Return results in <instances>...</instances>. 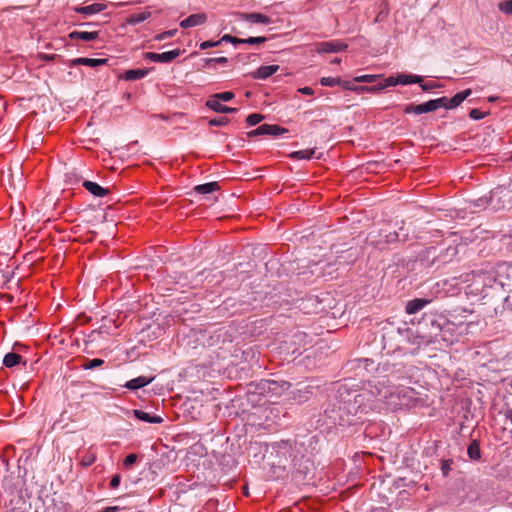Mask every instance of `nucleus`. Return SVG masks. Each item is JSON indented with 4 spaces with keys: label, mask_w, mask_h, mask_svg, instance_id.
Returning a JSON list of instances; mask_svg holds the SVG:
<instances>
[{
    "label": "nucleus",
    "mask_w": 512,
    "mask_h": 512,
    "mask_svg": "<svg viewBox=\"0 0 512 512\" xmlns=\"http://www.w3.org/2000/svg\"><path fill=\"white\" fill-rule=\"evenodd\" d=\"M176 32H177L176 29L168 30V31H165V32L157 35L155 37V39L161 41V40H164L166 38L173 37L176 34Z\"/></svg>",
    "instance_id": "nucleus-34"
},
{
    "label": "nucleus",
    "mask_w": 512,
    "mask_h": 512,
    "mask_svg": "<svg viewBox=\"0 0 512 512\" xmlns=\"http://www.w3.org/2000/svg\"><path fill=\"white\" fill-rule=\"evenodd\" d=\"M134 416L141 421L147 422V423H153V424H159L163 422V418L157 415H150L147 412H144L142 410H133Z\"/></svg>",
    "instance_id": "nucleus-16"
},
{
    "label": "nucleus",
    "mask_w": 512,
    "mask_h": 512,
    "mask_svg": "<svg viewBox=\"0 0 512 512\" xmlns=\"http://www.w3.org/2000/svg\"><path fill=\"white\" fill-rule=\"evenodd\" d=\"M83 186L89 191L92 195L96 197H104L109 193V189L100 186L99 184L92 181H84Z\"/></svg>",
    "instance_id": "nucleus-13"
},
{
    "label": "nucleus",
    "mask_w": 512,
    "mask_h": 512,
    "mask_svg": "<svg viewBox=\"0 0 512 512\" xmlns=\"http://www.w3.org/2000/svg\"><path fill=\"white\" fill-rule=\"evenodd\" d=\"M419 84H420L422 90H424V91H430L437 87V85L434 83H425V84L419 83Z\"/></svg>",
    "instance_id": "nucleus-41"
},
{
    "label": "nucleus",
    "mask_w": 512,
    "mask_h": 512,
    "mask_svg": "<svg viewBox=\"0 0 512 512\" xmlns=\"http://www.w3.org/2000/svg\"><path fill=\"white\" fill-rule=\"evenodd\" d=\"M390 86H396V81L394 80V76L385 78L382 82L378 83L375 86L365 87L364 90L370 91V92H376V91H381L383 89H386L387 87H390Z\"/></svg>",
    "instance_id": "nucleus-19"
},
{
    "label": "nucleus",
    "mask_w": 512,
    "mask_h": 512,
    "mask_svg": "<svg viewBox=\"0 0 512 512\" xmlns=\"http://www.w3.org/2000/svg\"><path fill=\"white\" fill-rule=\"evenodd\" d=\"M486 114L487 113L475 108L469 112V117L473 120H480L483 119L486 116Z\"/></svg>",
    "instance_id": "nucleus-32"
},
{
    "label": "nucleus",
    "mask_w": 512,
    "mask_h": 512,
    "mask_svg": "<svg viewBox=\"0 0 512 512\" xmlns=\"http://www.w3.org/2000/svg\"><path fill=\"white\" fill-rule=\"evenodd\" d=\"M266 41V38L265 37H249L247 39H243L241 41V43H246V44H251V45H254V44H262Z\"/></svg>",
    "instance_id": "nucleus-31"
},
{
    "label": "nucleus",
    "mask_w": 512,
    "mask_h": 512,
    "mask_svg": "<svg viewBox=\"0 0 512 512\" xmlns=\"http://www.w3.org/2000/svg\"><path fill=\"white\" fill-rule=\"evenodd\" d=\"M93 462V459L89 460V459H86V465H89Z\"/></svg>",
    "instance_id": "nucleus-48"
},
{
    "label": "nucleus",
    "mask_w": 512,
    "mask_h": 512,
    "mask_svg": "<svg viewBox=\"0 0 512 512\" xmlns=\"http://www.w3.org/2000/svg\"><path fill=\"white\" fill-rule=\"evenodd\" d=\"M211 99H217V101H230L234 98V93L231 91H225L221 93H216L210 97Z\"/></svg>",
    "instance_id": "nucleus-25"
},
{
    "label": "nucleus",
    "mask_w": 512,
    "mask_h": 512,
    "mask_svg": "<svg viewBox=\"0 0 512 512\" xmlns=\"http://www.w3.org/2000/svg\"><path fill=\"white\" fill-rule=\"evenodd\" d=\"M392 241H393V239H387V240H386V242H387V243H390V242H392Z\"/></svg>",
    "instance_id": "nucleus-50"
},
{
    "label": "nucleus",
    "mask_w": 512,
    "mask_h": 512,
    "mask_svg": "<svg viewBox=\"0 0 512 512\" xmlns=\"http://www.w3.org/2000/svg\"><path fill=\"white\" fill-rule=\"evenodd\" d=\"M206 106L218 113H234L237 111V108H232L221 104V102L217 101V99L209 98L206 102Z\"/></svg>",
    "instance_id": "nucleus-15"
},
{
    "label": "nucleus",
    "mask_w": 512,
    "mask_h": 512,
    "mask_svg": "<svg viewBox=\"0 0 512 512\" xmlns=\"http://www.w3.org/2000/svg\"><path fill=\"white\" fill-rule=\"evenodd\" d=\"M137 460V455L136 454H129L125 457L124 461H123V465L125 467H130L131 465H133Z\"/></svg>",
    "instance_id": "nucleus-37"
},
{
    "label": "nucleus",
    "mask_w": 512,
    "mask_h": 512,
    "mask_svg": "<svg viewBox=\"0 0 512 512\" xmlns=\"http://www.w3.org/2000/svg\"><path fill=\"white\" fill-rule=\"evenodd\" d=\"M347 48V44L338 42V41H332V42H322L319 45L318 52L322 53H331V52H340Z\"/></svg>",
    "instance_id": "nucleus-9"
},
{
    "label": "nucleus",
    "mask_w": 512,
    "mask_h": 512,
    "mask_svg": "<svg viewBox=\"0 0 512 512\" xmlns=\"http://www.w3.org/2000/svg\"><path fill=\"white\" fill-rule=\"evenodd\" d=\"M221 44V41H204L200 44L201 50H206L208 48L216 47Z\"/></svg>",
    "instance_id": "nucleus-36"
},
{
    "label": "nucleus",
    "mask_w": 512,
    "mask_h": 512,
    "mask_svg": "<svg viewBox=\"0 0 512 512\" xmlns=\"http://www.w3.org/2000/svg\"><path fill=\"white\" fill-rule=\"evenodd\" d=\"M298 92L304 95H313L314 90L311 87H302L298 89Z\"/></svg>",
    "instance_id": "nucleus-40"
},
{
    "label": "nucleus",
    "mask_w": 512,
    "mask_h": 512,
    "mask_svg": "<svg viewBox=\"0 0 512 512\" xmlns=\"http://www.w3.org/2000/svg\"><path fill=\"white\" fill-rule=\"evenodd\" d=\"M279 70V65L260 66L256 71L251 73L254 79H267Z\"/></svg>",
    "instance_id": "nucleus-8"
},
{
    "label": "nucleus",
    "mask_w": 512,
    "mask_h": 512,
    "mask_svg": "<svg viewBox=\"0 0 512 512\" xmlns=\"http://www.w3.org/2000/svg\"><path fill=\"white\" fill-rule=\"evenodd\" d=\"M394 80L396 81V85H408L414 83H422L423 78L418 75L399 74L398 76L394 77Z\"/></svg>",
    "instance_id": "nucleus-17"
},
{
    "label": "nucleus",
    "mask_w": 512,
    "mask_h": 512,
    "mask_svg": "<svg viewBox=\"0 0 512 512\" xmlns=\"http://www.w3.org/2000/svg\"><path fill=\"white\" fill-rule=\"evenodd\" d=\"M153 380H154V377L148 378L145 376H139L137 378L131 379L128 382H126L124 387H126L127 389H130V390H137V389L147 386Z\"/></svg>",
    "instance_id": "nucleus-12"
},
{
    "label": "nucleus",
    "mask_w": 512,
    "mask_h": 512,
    "mask_svg": "<svg viewBox=\"0 0 512 512\" xmlns=\"http://www.w3.org/2000/svg\"><path fill=\"white\" fill-rule=\"evenodd\" d=\"M22 357L17 353H7L3 358L4 366L11 368L21 362Z\"/></svg>",
    "instance_id": "nucleus-21"
},
{
    "label": "nucleus",
    "mask_w": 512,
    "mask_h": 512,
    "mask_svg": "<svg viewBox=\"0 0 512 512\" xmlns=\"http://www.w3.org/2000/svg\"><path fill=\"white\" fill-rule=\"evenodd\" d=\"M106 4L103 3H93L91 5L83 6V7H75L74 11L76 13H81L84 15H93L102 12L106 9Z\"/></svg>",
    "instance_id": "nucleus-11"
},
{
    "label": "nucleus",
    "mask_w": 512,
    "mask_h": 512,
    "mask_svg": "<svg viewBox=\"0 0 512 512\" xmlns=\"http://www.w3.org/2000/svg\"><path fill=\"white\" fill-rule=\"evenodd\" d=\"M441 105H443V100L433 99V100H429L425 103L418 104V105H414V104L406 105L403 111L406 114L420 115L423 113L435 111V110L441 108Z\"/></svg>",
    "instance_id": "nucleus-1"
},
{
    "label": "nucleus",
    "mask_w": 512,
    "mask_h": 512,
    "mask_svg": "<svg viewBox=\"0 0 512 512\" xmlns=\"http://www.w3.org/2000/svg\"><path fill=\"white\" fill-rule=\"evenodd\" d=\"M181 54L180 49H174L163 53L146 52L143 57L145 60L158 63H170Z\"/></svg>",
    "instance_id": "nucleus-2"
},
{
    "label": "nucleus",
    "mask_w": 512,
    "mask_h": 512,
    "mask_svg": "<svg viewBox=\"0 0 512 512\" xmlns=\"http://www.w3.org/2000/svg\"><path fill=\"white\" fill-rule=\"evenodd\" d=\"M471 89H466L461 92L456 93L451 99L447 97H440L439 99L443 100V105L441 108L445 109H453L459 106L467 97L471 95Z\"/></svg>",
    "instance_id": "nucleus-4"
},
{
    "label": "nucleus",
    "mask_w": 512,
    "mask_h": 512,
    "mask_svg": "<svg viewBox=\"0 0 512 512\" xmlns=\"http://www.w3.org/2000/svg\"><path fill=\"white\" fill-rule=\"evenodd\" d=\"M243 39H239V38H236V37H233L229 34H225L224 36H222V38L219 40L222 42H231L233 44H238V43H241Z\"/></svg>",
    "instance_id": "nucleus-35"
},
{
    "label": "nucleus",
    "mask_w": 512,
    "mask_h": 512,
    "mask_svg": "<svg viewBox=\"0 0 512 512\" xmlns=\"http://www.w3.org/2000/svg\"><path fill=\"white\" fill-rule=\"evenodd\" d=\"M71 40L79 39L83 41H94L99 38L98 31H72L69 34Z\"/></svg>",
    "instance_id": "nucleus-14"
},
{
    "label": "nucleus",
    "mask_w": 512,
    "mask_h": 512,
    "mask_svg": "<svg viewBox=\"0 0 512 512\" xmlns=\"http://www.w3.org/2000/svg\"><path fill=\"white\" fill-rule=\"evenodd\" d=\"M246 19L252 23H262L268 24L270 23V18L261 13H251L246 15Z\"/></svg>",
    "instance_id": "nucleus-23"
},
{
    "label": "nucleus",
    "mask_w": 512,
    "mask_h": 512,
    "mask_svg": "<svg viewBox=\"0 0 512 512\" xmlns=\"http://www.w3.org/2000/svg\"><path fill=\"white\" fill-rule=\"evenodd\" d=\"M228 123H229V118H227L226 116L217 117V118L211 119L209 121V124L211 126H225Z\"/></svg>",
    "instance_id": "nucleus-30"
},
{
    "label": "nucleus",
    "mask_w": 512,
    "mask_h": 512,
    "mask_svg": "<svg viewBox=\"0 0 512 512\" xmlns=\"http://www.w3.org/2000/svg\"><path fill=\"white\" fill-rule=\"evenodd\" d=\"M93 462V459L89 460V459H86V465H89Z\"/></svg>",
    "instance_id": "nucleus-47"
},
{
    "label": "nucleus",
    "mask_w": 512,
    "mask_h": 512,
    "mask_svg": "<svg viewBox=\"0 0 512 512\" xmlns=\"http://www.w3.org/2000/svg\"><path fill=\"white\" fill-rule=\"evenodd\" d=\"M150 16H151V13L149 11H141V12L133 13L127 18V23L131 24V25H136V24H139V23L145 21Z\"/></svg>",
    "instance_id": "nucleus-20"
},
{
    "label": "nucleus",
    "mask_w": 512,
    "mask_h": 512,
    "mask_svg": "<svg viewBox=\"0 0 512 512\" xmlns=\"http://www.w3.org/2000/svg\"><path fill=\"white\" fill-rule=\"evenodd\" d=\"M288 130L286 128L280 127L278 125L273 124H263L260 125L258 128L250 131L248 133L249 137L259 136V135H272V136H279L284 133H287Z\"/></svg>",
    "instance_id": "nucleus-3"
},
{
    "label": "nucleus",
    "mask_w": 512,
    "mask_h": 512,
    "mask_svg": "<svg viewBox=\"0 0 512 512\" xmlns=\"http://www.w3.org/2000/svg\"><path fill=\"white\" fill-rule=\"evenodd\" d=\"M488 100H489L490 102H493V101H496V100H497V97H496V96H491V97H489V98H488Z\"/></svg>",
    "instance_id": "nucleus-45"
},
{
    "label": "nucleus",
    "mask_w": 512,
    "mask_h": 512,
    "mask_svg": "<svg viewBox=\"0 0 512 512\" xmlns=\"http://www.w3.org/2000/svg\"><path fill=\"white\" fill-rule=\"evenodd\" d=\"M333 63H340V59H339V58H335V59L333 60Z\"/></svg>",
    "instance_id": "nucleus-49"
},
{
    "label": "nucleus",
    "mask_w": 512,
    "mask_h": 512,
    "mask_svg": "<svg viewBox=\"0 0 512 512\" xmlns=\"http://www.w3.org/2000/svg\"><path fill=\"white\" fill-rule=\"evenodd\" d=\"M378 77H380V76L366 74V75L357 76L354 78V80L356 82L372 83V82H375Z\"/></svg>",
    "instance_id": "nucleus-29"
},
{
    "label": "nucleus",
    "mask_w": 512,
    "mask_h": 512,
    "mask_svg": "<svg viewBox=\"0 0 512 512\" xmlns=\"http://www.w3.org/2000/svg\"><path fill=\"white\" fill-rule=\"evenodd\" d=\"M103 364H104V361L102 359L95 358V359L87 360L82 366L84 369L89 370V369H94L96 367H100Z\"/></svg>",
    "instance_id": "nucleus-27"
},
{
    "label": "nucleus",
    "mask_w": 512,
    "mask_h": 512,
    "mask_svg": "<svg viewBox=\"0 0 512 512\" xmlns=\"http://www.w3.org/2000/svg\"><path fill=\"white\" fill-rule=\"evenodd\" d=\"M118 511H119V507L111 506V507L105 508L102 512H118Z\"/></svg>",
    "instance_id": "nucleus-44"
},
{
    "label": "nucleus",
    "mask_w": 512,
    "mask_h": 512,
    "mask_svg": "<svg viewBox=\"0 0 512 512\" xmlns=\"http://www.w3.org/2000/svg\"><path fill=\"white\" fill-rule=\"evenodd\" d=\"M498 9L507 15H512V0L502 1L498 4Z\"/></svg>",
    "instance_id": "nucleus-26"
},
{
    "label": "nucleus",
    "mask_w": 512,
    "mask_h": 512,
    "mask_svg": "<svg viewBox=\"0 0 512 512\" xmlns=\"http://www.w3.org/2000/svg\"><path fill=\"white\" fill-rule=\"evenodd\" d=\"M510 387H511V389H512V379H511V382H510Z\"/></svg>",
    "instance_id": "nucleus-51"
},
{
    "label": "nucleus",
    "mask_w": 512,
    "mask_h": 512,
    "mask_svg": "<svg viewBox=\"0 0 512 512\" xmlns=\"http://www.w3.org/2000/svg\"><path fill=\"white\" fill-rule=\"evenodd\" d=\"M219 189V185L217 182H209L205 184H200L195 186L194 191L197 194L205 195L215 192Z\"/></svg>",
    "instance_id": "nucleus-18"
},
{
    "label": "nucleus",
    "mask_w": 512,
    "mask_h": 512,
    "mask_svg": "<svg viewBox=\"0 0 512 512\" xmlns=\"http://www.w3.org/2000/svg\"><path fill=\"white\" fill-rule=\"evenodd\" d=\"M314 154H315V149H304V150L294 151L289 156L291 158L298 159V160H301V159L309 160L314 156Z\"/></svg>",
    "instance_id": "nucleus-22"
},
{
    "label": "nucleus",
    "mask_w": 512,
    "mask_h": 512,
    "mask_svg": "<svg viewBox=\"0 0 512 512\" xmlns=\"http://www.w3.org/2000/svg\"><path fill=\"white\" fill-rule=\"evenodd\" d=\"M212 62L219 63V64H226L228 62V59L226 57H215V58H210V59L206 60L207 64L212 63Z\"/></svg>",
    "instance_id": "nucleus-38"
},
{
    "label": "nucleus",
    "mask_w": 512,
    "mask_h": 512,
    "mask_svg": "<svg viewBox=\"0 0 512 512\" xmlns=\"http://www.w3.org/2000/svg\"><path fill=\"white\" fill-rule=\"evenodd\" d=\"M504 416H505L506 420L510 421V423L512 424V409L511 408H507L505 410Z\"/></svg>",
    "instance_id": "nucleus-43"
},
{
    "label": "nucleus",
    "mask_w": 512,
    "mask_h": 512,
    "mask_svg": "<svg viewBox=\"0 0 512 512\" xmlns=\"http://www.w3.org/2000/svg\"><path fill=\"white\" fill-rule=\"evenodd\" d=\"M431 302L430 299L415 298L406 303L405 312L408 315H413L422 310L426 305Z\"/></svg>",
    "instance_id": "nucleus-6"
},
{
    "label": "nucleus",
    "mask_w": 512,
    "mask_h": 512,
    "mask_svg": "<svg viewBox=\"0 0 512 512\" xmlns=\"http://www.w3.org/2000/svg\"><path fill=\"white\" fill-rule=\"evenodd\" d=\"M339 79H336L334 77H323L321 79V84L323 86H328V87H332V86H335L339 83Z\"/></svg>",
    "instance_id": "nucleus-33"
},
{
    "label": "nucleus",
    "mask_w": 512,
    "mask_h": 512,
    "mask_svg": "<svg viewBox=\"0 0 512 512\" xmlns=\"http://www.w3.org/2000/svg\"><path fill=\"white\" fill-rule=\"evenodd\" d=\"M511 298H512V295H508L506 298V302L511 303V305H512Z\"/></svg>",
    "instance_id": "nucleus-46"
},
{
    "label": "nucleus",
    "mask_w": 512,
    "mask_h": 512,
    "mask_svg": "<svg viewBox=\"0 0 512 512\" xmlns=\"http://www.w3.org/2000/svg\"><path fill=\"white\" fill-rule=\"evenodd\" d=\"M120 480H121L120 475H118V474L114 475L110 481V487L113 489H116L120 484Z\"/></svg>",
    "instance_id": "nucleus-39"
},
{
    "label": "nucleus",
    "mask_w": 512,
    "mask_h": 512,
    "mask_svg": "<svg viewBox=\"0 0 512 512\" xmlns=\"http://www.w3.org/2000/svg\"><path fill=\"white\" fill-rule=\"evenodd\" d=\"M108 62V59H96V58H86V57H80L72 59L69 63V66H76V65H85L90 67H97L105 65Z\"/></svg>",
    "instance_id": "nucleus-7"
},
{
    "label": "nucleus",
    "mask_w": 512,
    "mask_h": 512,
    "mask_svg": "<svg viewBox=\"0 0 512 512\" xmlns=\"http://www.w3.org/2000/svg\"><path fill=\"white\" fill-rule=\"evenodd\" d=\"M57 57V55L55 54H41L40 55V58L45 60V61H52L54 60L55 58Z\"/></svg>",
    "instance_id": "nucleus-42"
},
{
    "label": "nucleus",
    "mask_w": 512,
    "mask_h": 512,
    "mask_svg": "<svg viewBox=\"0 0 512 512\" xmlns=\"http://www.w3.org/2000/svg\"><path fill=\"white\" fill-rule=\"evenodd\" d=\"M263 119H264L263 115L258 114V113H253V114H250L246 118V122L248 125L254 126V125H257L258 123H260Z\"/></svg>",
    "instance_id": "nucleus-28"
},
{
    "label": "nucleus",
    "mask_w": 512,
    "mask_h": 512,
    "mask_svg": "<svg viewBox=\"0 0 512 512\" xmlns=\"http://www.w3.org/2000/svg\"><path fill=\"white\" fill-rule=\"evenodd\" d=\"M207 15L205 13L191 14L180 22V27L183 29L192 28L205 24Z\"/></svg>",
    "instance_id": "nucleus-5"
},
{
    "label": "nucleus",
    "mask_w": 512,
    "mask_h": 512,
    "mask_svg": "<svg viewBox=\"0 0 512 512\" xmlns=\"http://www.w3.org/2000/svg\"><path fill=\"white\" fill-rule=\"evenodd\" d=\"M467 453L472 460H479L481 458V451L477 441H473L469 445Z\"/></svg>",
    "instance_id": "nucleus-24"
},
{
    "label": "nucleus",
    "mask_w": 512,
    "mask_h": 512,
    "mask_svg": "<svg viewBox=\"0 0 512 512\" xmlns=\"http://www.w3.org/2000/svg\"><path fill=\"white\" fill-rule=\"evenodd\" d=\"M150 69L148 68H142V69H129L126 70L122 75L121 78L126 81H135L142 79L146 77L149 73Z\"/></svg>",
    "instance_id": "nucleus-10"
}]
</instances>
